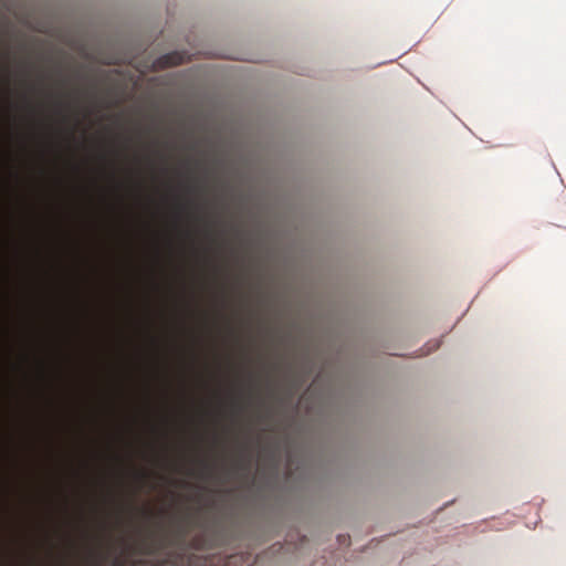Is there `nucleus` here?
<instances>
[{
  "label": "nucleus",
  "instance_id": "f257e3e1",
  "mask_svg": "<svg viewBox=\"0 0 566 566\" xmlns=\"http://www.w3.org/2000/svg\"><path fill=\"white\" fill-rule=\"evenodd\" d=\"M185 61H186L185 53L171 52V53L163 55L159 59L158 63L164 67H170V66L179 65V64L184 63Z\"/></svg>",
  "mask_w": 566,
  "mask_h": 566
},
{
  "label": "nucleus",
  "instance_id": "f03ea898",
  "mask_svg": "<svg viewBox=\"0 0 566 566\" xmlns=\"http://www.w3.org/2000/svg\"><path fill=\"white\" fill-rule=\"evenodd\" d=\"M556 221L558 227L566 229V207L559 210Z\"/></svg>",
  "mask_w": 566,
  "mask_h": 566
}]
</instances>
